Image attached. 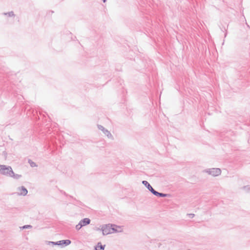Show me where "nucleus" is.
<instances>
[{
	"instance_id": "2eb2a0df",
	"label": "nucleus",
	"mask_w": 250,
	"mask_h": 250,
	"mask_svg": "<svg viewBox=\"0 0 250 250\" xmlns=\"http://www.w3.org/2000/svg\"><path fill=\"white\" fill-rule=\"evenodd\" d=\"M188 216H189V217L190 218H193L194 216H195L194 214H192V213H188L187 214Z\"/></svg>"
},
{
	"instance_id": "a211bd4d",
	"label": "nucleus",
	"mask_w": 250,
	"mask_h": 250,
	"mask_svg": "<svg viewBox=\"0 0 250 250\" xmlns=\"http://www.w3.org/2000/svg\"><path fill=\"white\" fill-rule=\"evenodd\" d=\"M104 2H105L106 1V0H103Z\"/></svg>"
},
{
	"instance_id": "6e6552de",
	"label": "nucleus",
	"mask_w": 250,
	"mask_h": 250,
	"mask_svg": "<svg viewBox=\"0 0 250 250\" xmlns=\"http://www.w3.org/2000/svg\"><path fill=\"white\" fill-rule=\"evenodd\" d=\"M142 183L151 193L153 194L155 190L152 187V186L147 181L144 180L142 182Z\"/></svg>"
},
{
	"instance_id": "f03ea898",
	"label": "nucleus",
	"mask_w": 250,
	"mask_h": 250,
	"mask_svg": "<svg viewBox=\"0 0 250 250\" xmlns=\"http://www.w3.org/2000/svg\"><path fill=\"white\" fill-rule=\"evenodd\" d=\"M101 229L103 231V235H107L117 231L114 227H113L112 225H110L109 224L103 225Z\"/></svg>"
},
{
	"instance_id": "20e7f679",
	"label": "nucleus",
	"mask_w": 250,
	"mask_h": 250,
	"mask_svg": "<svg viewBox=\"0 0 250 250\" xmlns=\"http://www.w3.org/2000/svg\"><path fill=\"white\" fill-rule=\"evenodd\" d=\"M206 172L213 176H217L221 174V170L219 168H212L205 170Z\"/></svg>"
},
{
	"instance_id": "4468645a",
	"label": "nucleus",
	"mask_w": 250,
	"mask_h": 250,
	"mask_svg": "<svg viewBox=\"0 0 250 250\" xmlns=\"http://www.w3.org/2000/svg\"><path fill=\"white\" fill-rule=\"evenodd\" d=\"M32 227L31 225H25L22 227L23 229H28V228H31Z\"/></svg>"
},
{
	"instance_id": "9b49d317",
	"label": "nucleus",
	"mask_w": 250,
	"mask_h": 250,
	"mask_svg": "<svg viewBox=\"0 0 250 250\" xmlns=\"http://www.w3.org/2000/svg\"><path fill=\"white\" fill-rule=\"evenodd\" d=\"M4 14L5 15H8L9 17H12L14 16V13L12 11L4 13Z\"/></svg>"
},
{
	"instance_id": "39448f33",
	"label": "nucleus",
	"mask_w": 250,
	"mask_h": 250,
	"mask_svg": "<svg viewBox=\"0 0 250 250\" xmlns=\"http://www.w3.org/2000/svg\"><path fill=\"white\" fill-rule=\"evenodd\" d=\"M97 126L98 129L101 130L103 133L107 137L108 139H110L112 140L114 139L113 136L110 132V131L105 129L103 126L98 125Z\"/></svg>"
},
{
	"instance_id": "423d86ee",
	"label": "nucleus",
	"mask_w": 250,
	"mask_h": 250,
	"mask_svg": "<svg viewBox=\"0 0 250 250\" xmlns=\"http://www.w3.org/2000/svg\"><path fill=\"white\" fill-rule=\"evenodd\" d=\"M71 243V241L67 240H62L56 242L49 241L48 244H51L53 245H59V246H68Z\"/></svg>"
},
{
	"instance_id": "0eeeda50",
	"label": "nucleus",
	"mask_w": 250,
	"mask_h": 250,
	"mask_svg": "<svg viewBox=\"0 0 250 250\" xmlns=\"http://www.w3.org/2000/svg\"><path fill=\"white\" fill-rule=\"evenodd\" d=\"M18 194L19 195L25 196L28 193L27 189L23 186H21L17 188Z\"/></svg>"
},
{
	"instance_id": "dca6fc26",
	"label": "nucleus",
	"mask_w": 250,
	"mask_h": 250,
	"mask_svg": "<svg viewBox=\"0 0 250 250\" xmlns=\"http://www.w3.org/2000/svg\"><path fill=\"white\" fill-rule=\"evenodd\" d=\"M224 30H225V35H224V36H225V38L226 37L227 34H228V33H227V29H226V28L225 27H224Z\"/></svg>"
},
{
	"instance_id": "9d476101",
	"label": "nucleus",
	"mask_w": 250,
	"mask_h": 250,
	"mask_svg": "<svg viewBox=\"0 0 250 250\" xmlns=\"http://www.w3.org/2000/svg\"><path fill=\"white\" fill-rule=\"evenodd\" d=\"M104 246H103L100 242L98 243L95 247V250H104Z\"/></svg>"
},
{
	"instance_id": "1a4fd4ad",
	"label": "nucleus",
	"mask_w": 250,
	"mask_h": 250,
	"mask_svg": "<svg viewBox=\"0 0 250 250\" xmlns=\"http://www.w3.org/2000/svg\"><path fill=\"white\" fill-rule=\"evenodd\" d=\"M153 194L158 197H169L171 196V195L169 194L159 192L156 190H155Z\"/></svg>"
},
{
	"instance_id": "6ab92c4d",
	"label": "nucleus",
	"mask_w": 250,
	"mask_h": 250,
	"mask_svg": "<svg viewBox=\"0 0 250 250\" xmlns=\"http://www.w3.org/2000/svg\"><path fill=\"white\" fill-rule=\"evenodd\" d=\"M221 30H222V31H224L223 29L222 28H221Z\"/></svg>"
},
{
	"instance_id": "f8f14e48",
	"label": "nucleus",
	"mask_w": 250,
	"mask_h": 250,
	"mask_svg": "<svg viewBox=\"0 0 250 250\" xmlns=\"http://www.w3.org/2000/svg\"><path fill=\"white\" fill-rule=\"evenodd\" d=\"M29 163L30 164L31 167H37L36 164L31 160H29Z\"/></svg>"
},
{
	"instance_id": "f3484780",
	"label": "nucleus",
	"mask_w": 250,
	"mask_h": 250,
	"mask_svg": "<svg viewBox=\"0 0 250 250\" xmlns=\"http://www.w3.org/2000/svg\"><path fill=\"white\" fill-rule=\"evenodd\" d=\"M247 25L248 27H249V28H250V26H249L247 23Z\"/></svg>"
},
{
	"instance_id": "ddd939ff",
	"label": "nucleus",
	"mask_w": 250,
	"mask_h": 250,
	"mask_svg": "<svg viewBox=\"0 0 250 250\" xmlns=\"http://www.w3.org/2000/svg\"><path fill=\"white\" fill-rule=\"evenodd\" d=\"M243 188L245 190H247V191H249L250 190V186L249 185H247V186H244L243 187Z\"/></svg>"
},
{
	"instance_id": "f257e3e1",
	"label": "nucleus",
	"mask_w": 250,
	"mask_h": 250,
	"mask_svg": "<svg viewBox=\"0 0 250 250\" xmlns=\"http://www.w3.org/2000/svg\"><path fill=\"white\" fill-rule=\"evenodd\" d=\"M0 174L18 180L22 176L20 174H15L10 166L0 165Z\"/></svg>"
},
{
	"instance_id": "7ed1b4c3",
	"label": "nucleus",
	"mask_w": 250,
	"mask_h": 250,
	"mask_svg": "<svg viewBox=\"0 0 250 250\" xmlns=\"http://www.w3.org/2000/svg\"><path fill=\"white\" fill-rule=\"evenodd\" d=\"M91 220L88 218H85L81 220L78 224H77L75 228L77 230H80L82 227H84L90 223Z\"/></svg>"
}]
</instances>
